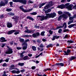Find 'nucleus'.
Wrapping results in <instances>:
<instances>
[{
  "instance_id": "nucleus-59",
  "label": "nucleus",
  "mask_w": 76,
  "mask_h": 76,
  "mask_svg": "<svg viewBox=\"0 0 76 76\" xmlns=\"http://www.w3.org/2000/svg\"><path fill=\"white\" fill-rule=\"evenodd\" d=\"M10 15H11V16H14L15 14H14V13H10Z\"/></svg>"
},
{
  "instance_id": "nucleus-52",
  "label": "nucleus",
  "mask_w": 76,
  "mask_h": 76,
  "mask_svg": "<svg viewBox=\"0 0 76 76\" xmlns=\"http://www.w3.org/2000/svg\"><path fill=\"white\" fill-rule=\"evenodd\" d=\"M25 42H29V39H27L25 40Z\"/></svg>"
},
{
  "instance_id": "nucleus-43",
  "label": "nucleus",
  "mask_w": 76,
  "mask_h": 76,
  "mask_svg": "<svg viewBox=\"0 0 76 76\" xmlns=\"http://www.w3.org/2000/svg\"><path fill=\"white\" fill-rule=\"evenodd\" d=\"M16 48L17 50H21V49H22V48L20 47H17Z\"/></svg>"
},
{
  "instance_id": "nucleus-5",
  "label": "nucleus",
  "mask_w": 76,
  "mask_h": 76,
  "mask_svg": "<svg viewBox=\"0 0 76 76\" xmlns=\"http://www.w3.org/2000/svg\"><path fill=\"white\" fill-rule=\"evenodd\" d=\"M53 5V2L51 1L49 3H48L47 5L46 6L44 7L45 9H48V8H50V6H52Z\"/></svg>"
},
{
  "instance_id": "nucleus-28",
  "label": "nucleus",
  "mask_w": 76,
  "mask_h": 76,
  "mask_svg": "<svg viewBox=\"0 0 76 76\" xmlns=\"http://www.w3.org/2000/svg\"><path fill=\"white\" fill-rule=\"evenodd\" d=\"M71 16V14H70V16H69V19L70 20H73V19H74V17L73 16L70 17Z\"/></svg>"
},
{
  "instance_id": "nucleus-44",
  "label": "nucleus",
  "mask_w": 76,
  "mask_h": 76,
  "mask_svg": "<svg viewBox=\"0 0 76 76\" xmlns=\"http://www.w3.org/2000/svg\"><path fill=\"white\" fill-rule=\"evenodd\" d=\"M12 9H7L6 10L7 12H10V11H12Z\"/></svg>"
},
{
  "instance_id": "nucleus-55",
  "label": "nucleus",
  "mask_w": 76,
  "mask_h": 76,
  "mask_svg": "<svg viewBox=\"0 0 76 76\" xmlns=\"http://www.w3.org/2000/svg\"><path fill=\"white\" fill-rule=\"evenodd\" d=\"M19 34V32H15L14 33L15 35H17V34Z\"/></svg>"
},
{
  "instance_id": "nucleus-36",
  "label": "nucleus",
  "mask_w": 76,
  "mask_h": 76,
  "mask_svg": "<svg viewBox=\"0 0 76 76\" xmlns=\"http://www.w3.org/2000/svg\"><path fill=\"white\" fill-rule=\"evenodd\" d=\"M31 15H36L37 13L36 12H34L32 13H30Z\"/></svg>"
},
{
  "instance_id": "nucleus-58",
  "label": "nucleus",
  "mask_w": 76,
  "mask_h": 76,
  "mask_svg": "<svg viewBox=\"0 0 76 76\" xmlns=\"http://www.w3.org/2000/svg\"><path fill=\"white\" fill-rule=\"evenodd\" d=\"M28 56H29V57H32V54H28Z\"/></svg>"
},
{
  "instance_id": "nucleus-64",
  "label": "nucleus",
  "mask_w": 76,
  "mask_h": 76,
  "mask_svg": "<svg viewBox=\"0 0 76 76\" xmlns=\"http://www.w3.org/2000/svg\"><path fill=\"white\" fill-rule=\"evenodd\" d=\"M2 76H7V75L6 74H3L2 75Z\"/></svg>"
},
{
  "instance_id": "nucleus-34",
  "label": "nucleus",
  "mask_w": 76,
  "mask_h": 76,
  "mask_svg": "<svg viewBox=\"0 0 76 76\" xmlns=\"http://www.w3.org/2000/svg\"><path fill=\"white\" fill-rule=\"evenodd\" d=\"M45 31L42 32L40 34L42 36H44V34H45Z\"/></svg>"
},
{
  "instance_id": "nucleus-57",
  "label": "nucleus",
  "mask_w": 76,
  "mask_h": 76,
  "mask_svg": "<svg viewBox=\"0 0 76 76\" xmlns=\"http://www.w3.org/2000/svg\"><path fill=\"white\" fill-rule=\"evenodd\" d=\"M68 34H66V36L64 37V38H68Z\"/></svg>"
},
{
  "instance_id": "nucleus-13",
  "label": "nucleus",
  "mask_w": 76,
  "mask_h": 76,
  "mask_svg": "<svg viewBox=\"0 0 76 76\" xmlns=\"http://www.w3.org/2000/svg\"><path fill=\"white\" fill-rule=\"evenodd\" d=\"M15 31H16V30H11L10 31H9L7 32V34H8V35H10V34H12L13 33V32H15Z\"/></svg>"
},
{
  "instance_id": "nucleus-48",
  "label": "nucleus",
  "mask_w": 76,
  "mask_h": 76,
  "mask_svg": "<svg viewBox=\"0 0 76 76\" xmlns=\"http://www.w3.org/2000/svg\"><path fill=\"white\" fill-rule=\"evenodd\" d=\"M9 58H7L5 60L6 62H9Z\"/></svg>"
},
{
  "instance_id": "nucleus-45",
  "label": "nucleus",
  "mask_w": 76,
  "mask_h": 76,
  "mask_svg": "<svg viewBox=\"0 0 76 76\" xmlns=\"http://www.w3.org/2000/svg\"><path fill=\"white\" fill-rule=\"evenodd\" d=\"M58 13L59 15H61V14H63V12H61V11H58Z\"/></svg>"
},
{
  "instance_id": "nucleus-29",
  "label": "nucleus",
  "mask_w": 76,
  "mask_h": 76,
  "mask_svg": "<svg viewBox=\"0 0 76 76\" xmlns=\"http://www.w3.org/2000/svg\"><path fill=\"white\" fill-rule=\"evenodd\" d=\"M27 48V45H23V50H26Z\"/></svg>"
},
{
  "instance_id": "nucleus-61",
  "label": "nucleus",
  "mask_w": 76,
  "mask_h": 76,
  "mask_svg": "<svg viewBox=\"0 0 76 76\" xmlns=\"http://www.w3.org/2000/svg\"><path fill=\"white\" fill-rule=\"evenodd\" d=\"M42 41L43 42H45L46 41V39H42Z\"/></svg>"
},
{
  "instance_id": "nucleus-47",
  "label": "nucleus",
  "mask_w": 76,
  "mask_h": 76,
  "mask_svg": "<svg viewBox=\"0 0 76 76\" xmlns=\"http://www.w3.org/2000/svg\"><path fill=\"white\" fill-rule=\"evenodd\" d=\"M5 46V44H2L1 45V47L3 48Z\"/></svg>"
},
{
  "instance_id": "nucleus-31",
  "label": "nucleus",
  "mask_w": 76,
  "mask_h": 76,
  "mask_svg": "<svg viewBox=\"0 0 76 76\" xmlns=\"http://www.w3.org/2000/svg\"><path fill=\"white\" fill-rule=\"evenodd\" d=\"M67 42H68V43H69V44H71L72 43H73L74 42L72 40H68L67 41Z\"/></svg>"
},
{
  "instance_id": "nucleus-22",
  "label": "nucleus",
  "mask_w": 76,
  "mask_h": 76,
  "mask_svg": "<svg viewBox=\"0 0 76 76\" xmlns=\"http://www.w3.org/2000/svg\"><path fill=\"white\" fill-rule=\"evenodd\" d=\"M24 63H18V66H21L22 67V66H24Z\"/></svg>"
},
{
  "instance_id": "nucleus-12",
  "label": "nucleus",
  "mask_w": 76,
  "mask_h": 76,
  "mask_svg": "<svg viewBox=\"0 0 76 76\" xmlns=\"http://www.w3.org/2000/svg\"><path fill=\"white\" fill-rule=\"evenodd\" d=\"M70 52V50L69 49H67V52L65 51L64 52V55L67 56L68 54H69V53Z\"/></svg>"
},
{
  "instance_id": "nucleus-11",
  "label": "nucleus",
  "mask_w": 76,
  "mask_h": 76,
  "mask_svg": "<svg viewBox=\"0 0 76 76\" xmlns=\"http://www.w3.org/2000/svg\"><path fill=\"white\" fill-rule=\"evenodd\" d=\"M40 35V34H39V33L37 32L36 33L33 34H32V36L34 38H37L38 36H39Z\"/></svg>"
},
{
  "instance_id": "nucleus-7",
  "label": "nucleus",
  "mask_w": 76,
  "mask_h": 76,
  "mask_svg": "<svg viewBox=\"0 0 76 76\" xmlns=\"http://www.w3.org/2000/svg\"><path fill=\"white\" fill-rule=\"evenodd\" d=\"M25 28L26 29V30L24 31V32L26 33H28V34H31V33H34V32L35 31V30H29L28 29L27 27H25Z\"/></svg>"
},
{
  "instance_id": "nucleus-53",
  "label": "nucleus",
  "mask_w": 76,
  "mask_h": 76,
  "mask_svg": "<svg viewBox=\"0 0 76 76\" xmlns=\"http://www.w3.org/2000/svg\"><path fill=\"white\" fill-rule=\"evenodd\" d=\"M16 71L15 70H12V73H16Z\"/></svg>"
},
{
  "instance_id": "nucleus-20",
  "label": "nucleus",
  "mask_w": 76,
  "mask_h": 76,
  "mask_svg": "<svg viewBox=\"0 0 76 76\" xmlns=\"http://www.w3.org/2000/svg\"><path fill=\"white\" fill-rule=\"evenodd\" d=\"M26 18L27 19H28L30 20H31L33 21L34 20V18L29 16L27 17Z\"/></svg>"
},
{
  "instance_id": "nucleus-6",
  "label": "nucleus",
  "mask_w": 76,
  "mask_h": 76,
  "mask_svg": "<svg viewBox=\"0 0 76 76\" xmlns=\"http://www.w3.org/2000/svg\"><path fill=\"white\" fill-rule=\"evenodd\" d=\"M37 18H39V19L41 21H42L44 20H47L48 19V17L47 16L38 15L37 16Z\"/></svg>"
},
{
  "instance_id": "nucleus-62",
  "label": "nucleus",
  "mask_w": 76,
  "mask_h": 76,
  "mask_svg": "<svg viewBox=\"0 0 76 76\" xmlns=\"http://www.w3.org/2000/svg\"><path fill=\"white\" fill-rule=\"evenodd\" d=\"M32 69H33V70H34L35 69V66H32L31 67Z\"/></svg>"
},
{
  "instance_id": "nucleus-1",
  "label": "nucleus",
  "mask_w": 76,
  "mask_h": 76,
  "mask_svg": "<svg viewBox=\"0 0 76 76\" xmlns=\"http://www.w3.org/2000/svg\"><path fill=\"white\" fill-rule=\"evenodd\" d=\"M69 4H70L68 3L65 4V5L62 4L58 6L57 7L58 8H60L61 9L66 8V9H67L68 10H72V6H73V5L71 4L69 5Z\"/></svg>"
},
{
  "instance_id": "nucleus-41",
  "label": "nucleus",
  "mask_w": 76,
  "mask_h": 76,
  "mask_svg": "<svg viewBox=\"0 0 76 76\" xmlns=\"http://www.w3.org/2000/svg\"><path fill=\"white\" fill-rule=\"evenodd\" d=\"M7 64L6 63H4L2 65V66L4 67V66H7Z\"/></svg>"
},
{
  "instance_id": "nucleus-40",
  "label": "nucleus",
  "mask_w": 76,
  "mask_h": 76,
  "mask_svg": "<svg viewBox=\"0 0 76 76\" xmlns=\"http://www.w3.org/2000/svg\"><path fill=\"white\" fill-rule=\"evenodd\" d=\"M11 69H14V68L15 67V65H12L11 66Z\"/></svg>"
},
{
  "instance_id": "nucleus-56",
  "label": "nucleus",
  "mask_w": 76,
  "mask_h": 76,
  "mask_svg": "<svg viewBox=\"0 0 76 76\" xmlns=\"http://www.w3.org/2000/svg\"><path fill=\"white\" fill-rule=\"evenodd\" d=\"M56 39V38L54 36L53 37V38H52V41H54V40H55V39Z\"/></svg>"
},
{
  "instance_id": "nucleus-63",
  "label": "nucleus",
  "mask_w": 76,
  "mask_h": 76,
  "mask_svg": "<svg viewBox=\"0 0 76 76\" xmlns=\"http://www.w3.org/2000/svg\"><path fill=\"white\" fill-rule=\"evenodd\" d=\"M4 1H5V3L6 4H7V3H8V1L6 0H5Z\"/></svg>"
},
{
  "instance_id": "nucleus-37",
  "label": "nucleus",
  "mask_w": 76,
  "mask_h": 76,
  "mask_svg": "<svg viewBox=\"0 0 76 76\" xmlns=\"http://www.w3.org/2000/svg\"><path fill=\"white\" fill-rule=\"evenodd\" d=\"M18 17L15 16L14 17H12V19H18Z\"/></svg>"
},
{
  "instance_id": "nucleus-38",
  "label": "nucleus",
  "mask_w": 76,
  "mask_h": 76,
  "mask_svg": "<svg viewBox=\"0 0 76 76\" xmlns=\"http://www.w3.org/2000/svg\"><path fill=\"white\" fill-rule=\"evenodd\" d=\"M28 3H34V1L30 0H28Z\"/></svg>"
},
{
  "instance_id": "nucleus-51",
  "label": "nucleus",
  "mask_w": 76,
  "mask_h": 76,
  "mask_svg": "<svg viewBox=\"0 0 76 76\" xmlns=\"http://www.w3.org/2000/svg\"><path fill=\"white\" fill-rule=\"evenodd\" d=\"M61 31H62V29L61 28L58 30V32L60 33H61Z\"/></svg>"
},
{
  "instance_id": "nucleus-16",
  "label": "nucleus",
  "mask_w": 76,
  "mask_h": 76,
  "mask_svg": "<svg viewBox=\"0 0 76 76\" xmlns=\"http://www.w3.org/2000/svg\"><path fill=\"white\" fill-rule=\"evenodd\" d=\"M0 39L2 40L1 41V42H6V41H7V40L5 39V38L3 37L1 38Z\"/></svg>"
},
{
  "instance_id": "nucleus-35",
  "label": "nucleus",
  "mask_w": 76,
  "mask_h": 76,
  "mask_svg": "<svg viewBox=\"0 0 76 76\" xmlns=\"http://www.w3.org/2000/svg\"><path fill=\"white\" fill-rule=\"evenodd\" d=\"M39 47L40 48H44V46L43 45V44H42L39 46Z\"/></svg>"
},
{
  "instance_id": "nucleus-54",
  "label": "nucleus",
  "mask_w": 76,
  "mask_h": 76,
  "mask_svg": "<svg viewBox=\"0 0 76 76\" xmlns=\"http://www.w3.org/2000/svg\"><path fill=\"white\" fill-rule=\"evenodd\" d=\"M34 27L35 28H39V26H37V25H36Z\"/></svg>"
},
{
  "instance_id": "nucleus-21",
  "label": "nucleus",
  "mask_w": 76,
  "mask_h": 76,
  "mask_svg": "<svg viewBox=\"0 0 76 76\" xmlns=\"http://www.w3.org/2000/svg\"><path fill=\"white\" fill-rule=\"evenodd\" d=\"M6 5V4L4 3L3 2V1H1L0 3V5L1 6H1H5Z\"/></svg>"
},
{
  "instance_id": "nucleus-25",
  "label": "nucleus",
  "mask_w": 76,
  "mask_h": 76,
  "mask_svg": "<svg viewBox=\"0 0 76 76\" xmlns=\"http://www.w3.org/2000/svg\"><path fill=\"white\" fill-rule=\"evenodd\" d=\"M75 58H76V56H72L69 60L70 61H71L72 60H74V59H75Z\"/></svg>"
},
{
  "instance_id": "nucleus-39",
  "label": "nucleus",
  "mask_w": 76,
  "mask_h": 76,
  "mask_svg": "<svg viewBox=\"0 0 76 76\" xmlns=\"http://www.w3.org/2000/svg\"><path fill=\"white\" fill-rule=\"evenodd\" d=\"M37 43H41V40H39V39L37 40Z\"/></svg>"
},
{
  "instance_id": "nucleus-27",
  "label": "nucleus",
  "mask_w": 76,
  "mask_h": 76,
  "mask_svg": "<svg viewBox=\"0 0 76 76\" xmlns=\"http://www.w3.org/2000/svg\"><path fill=\"white\" fill-rule=\"evenodd\" d=\"M53 47V44H50L49 45H48L46 47L47 48H49L50 47Z\"/></svg>"
},
{
  "instance_id": "nucleus-17",
  "label": "nucleus",
  "mask_w": 76,
  "mask_h": 76,
  "mask_svg": "<svg viewBox=\"0 0 76 76\" xmlns=\"http://www.w3.org/2000/svg\"><path fill=\"white\" fill-rule=\"evenodd\" d=\"M56 65L59 66H64V64L63 63H56Z\"/></svg>"
},
{
  "instance_id": "nucleus-10",
  "label": "nucleus",
  "mask_w": 76,
  "mask_h": 76,
  "mask_svg": "<svg viewBox=\"0 0 76 76\" xmlns=\"http://www.w3.org/2000/svg\"><path fill=\"white\" fill-rule=\"evenodd\" d=\"M64 28V29H65L67 28V24L66 22L64 23L62 26H58L57 27V29H60V28Z\"/></svg>"
},
{
  "instance_id": "nucleus-18",
  "label": "nucleus",
  "mask_w": 76,
  "mask_h": 76,
  "mask_svg": "<svg viewBox=\"0 0 76 76\" xmlns=\"http://www.w3.org/2000/svg\"><path fill=\"white\" fill-rule=\"evenodd\" d=\"M51 11V9H49L45 11V13L46 14L48 13H50Z\"/></svg>"
},
{
  "instance_id": "nucleus-26",
  "label": "nucleus",
  "mask_w": 76,
  "mask_h": 76,
  "mask_svg": "<svg viewBox=\"0 0 76 76\" xmlns=\"http://www.w3.org/2000/svg\"><path fill=\"white\" fill-rule=\"evenodd\" d=\"M19 40L20 41L22 42H24L25 40L23 39H21L20 37L19 38Z\"/></svg>"
},
{
  "instance_id": "nucleus-33",
  "label": "nucleus",
  "mask_w": 76,
  "mask_h": 76,
  "mask_svg": "<svg viewBox=\"0 0 76 76\" xmlns=\"http://www.w3.org/2000/svg\"><path fill=\"white\" fill-rule=\"evenodd\" d=\"M73 20H72V21H69L68 23V25H70L72 23H73Z\"/></svg>"
},
{
  "instance_id": "nucleus-23",
  "label": "nucleus",
  "mask_w": 76,
  "mask_h": 76,
  "mask_svg": "<svg viewBox=\"0 0 76 76\" xmlns=\"http://www.w3.org/2000/svg\"><path fill=\"white\" fill-rule=\"evenodd\" d=\"M31 48L33 51H36L37 50V48L35 46H32L31 47Z\"/></svg>"
},
{
  "instance_id": "nucleus-15",
  "label": "nucleus",
  "mask_w": 76,
  "mask_h": 76,
  "mask_svg": "<svg viewBox=\"0 0 76 76\" xmlns=\"http://www.w3.org/2000/svg\"><path fill=\"white\" fill-rule=\"evenodd\" d=\"M23 59V60H29L30 58L28 56H25L24 57Z\"/></svg>"
},
{
  "instance_id": "nucleus-8",
  "label": "nucleus",
  "mask_w": 76,
  "mask_h": 76,
  "mask_svg": "<svg viewBox=\"0 0 76 76\" xmlns=\"http://www.w3.org/2000/svg\"><path fill=\"white\" fill-rule=\"evenodd\" d=\"M19 8L20 9H21L23 12H24V13H26L27 12H30L32 10V9H30L29 10H25L23 8V6H20L19 7Z\"/></svg>"
},
{
  "instance_id": "nucleus-2",
  "label": "nucleus",
  "mask_w": 76,
  "mask_h": 76,
  "mask_svg": "<svg viewBox=\"0 0 76 76\" xmlns=\"http://www.w3.org/2000/svg\"><path fill=\"white\" fill-rule=\"evenodd\" d=\"M68 16L69 17L70 16V13H69V12H64V14L60 15L59 17L58 20H61V19L62 18H63L64 19H66L68 18Z\"/></svg>"
},
{
  "instance_id": "nucleus-24",
  "label": "nucleus",
  "mask_w": 76,
  "mask_h": 76,
  "mask_svg": "<svg viewBox=\"0 0 76 76\" xmlns=\"http://www.w3.org/2000/svg\"><path fill=\"white\" fill-rule=\"evenodd\" d=\"M45 3H43L40 4L39 5V8H41V7H42L44 5H45Z\"/></svg>"
},
{
  "instance_id": "nucleus-19",
  "label": "nucleus",
  "mask_w": 76,
  "mask_h": 76,
  "mask_svg": "<svg viewBox=\"0 0 76 76\" xmlns=\"http://www.w3.org/2000/svg\"><path fill=\"white\" fill-rule=\"evenodd\" d=\"M75 25H76V24H71L69 25L68 27V28H72V27H73V26H75Z\"/></svg>"
},
{
  "instance_id": "nucleus-3",
  "label": "nucleus",
  "mask_w": 76,
  "mask_h": 76,
  "mask_svg": "<svg viewBox=\"0 0 76 76\" xmlns=\"http://www.w3.org/2000/svg\"><path fill=\"white\" fill-rule=\"evenodd\" d=\"M46 16H47L48 17V18H54L56 16V14L55 13H51L50 14H47L46 15Z\"/></svg>"
},
{
  "instance_id": "nucleus-4",
  "label": "nucleus",
  "mask_w": 76,
  "mask_h": 76,
  "mask_svg": "<svg viewBox=\"0 0 76 76\" xmlns=\"http://www.w3.org/2000/svg\"><path fill=\"white\" fill-rule=\"evenodd\" d=\"M13 2H19L21 3H23L24 4H26V0H12Z\"/></svg>"
},
{
  "instance_id": "nucleus-30",
  "label": "nucleus",
  "mask_w": 76,
  "mask_h": 76,
  "mask_svg": "<svg viewBox=\"0 0 76 76\" xmlns=\"http://www.w3.org/2000/svg\"><path fill=\"white\" fill-rule=\"evenodd\" d=\"M27 43H26V42L25 41L24 42L22 43V44L21 45L23 46V45H27Z\"/></svg>"
},
{
  "instance_id": "nucleus-32",
  "label": "nucleus",
  "mask_w": 76,
  "mask_h": 76,
  "mask_svg": "<svg viewBox=\"0 0 76 76\" xmlns=\"http://www.w3.org/2000/svg\"><path fill=\"white\" fill-rule=\"evenodd\" d=\"M24 37H32V35H25L23 36Z\"/></svg>"
},
{
  "instance_id": "nucleus-60",
  "label": "nucleus",
  "mask_w": 76,
  "mask_h": 76,
  "mask_svg": "<svg viewBox=\"0 0 76 76\" xmlns=\"http://www.w3.org/2000/svg\"><path fill=\"white\" fill-rule=\"evenodd\" d=\"M20 73V71H16V73H17V74H19Z\"/></svg>"
},
{
  "instance_id": "nucleus-46",
  "label": "nucleus",
  "mask_w": 76,
  "mask_h": 76,
  "mask_svg": "<svg viewBox=\"0 0 76 76\" xmlns=\"http://www.w3.org/2000/svg\"><path fill=\"white\" fill-rule=\"evenodd\" d=\"M20 57H23V54L22 53H20Z\"/></svg>"
},
{
  "instance_id": "nucleus-9",
  "label": "nucleus",
  "mask_w": 76,
  "mask_h": 76,
  "mask_svg": "<svg viewBox=\"0 0 76 76\" xmlns=\"http://www.w3.org/2000/svg\"><path fill=\"white\" fill-rule=\"evenodd\" d=\"M7 48L8 49H7L8 51L6 52L5 54H12V53H13V50L12 49L10 48L9 46H7Z\"/></svg>"
},
{
  "instance_id": "nucleus-14",
  "label": "nucleus",
  "mask_w": 76,
  "mask_h": 76,
  "mask_svg": "<svg viewBox=\"0 0 76 76\" xmlns=\"http://www.w3.org/2000/svg\"><path fill=\"white\" fill-rule=\"evenodd\" d=\"M7 25V27L8 28H12V24L11 23H8Z\"/></svg>"
},
{
  "instance_id": "nucleus-49",
  "label": "nucleus",
  "mask_w": 76,
  "mask_h": 76,
  "mask_svg": "<svg viewBox=\"0 0 76 76\" xmlns=\"http://www.w3.org/2000/svg\"><path fill=\"white\" fill-rule=\"evenodd\" d=\"M69 29H64L63 31L64 32H67V31H68Z\"/></svg>"
},
{
  "instance_id": "nucleus-42",
  "label": "nucleus",
  "mask_w": 76,
  "mask_h": 76,
  "mask_svg": "<svg viewBox=\"0 0 76 76\" xmlns=\"http://www.w3.org/2000/svg\"><path fill=\"white\" fill-rule=\"evenodd\" d=\"M54 37H55V38L56 39H58V38H59L60 37V36H56V35H55V36H54Z\"/></svg>"
},
{
  "instance_id": "nucleus-50",
  "label": "nucleus",
  "mask_w": 76,
  "mask_h": 76,
  "mask_svg": "<svg viewBox=\"0 0 76 76\" xmlns=\"http://www.w3.org/2000/svg\"><path fill=\"white\" fill-rule=\"evenodd\" d=\"M49 33L50 34H53V31L51 30H50L49 31Z\"/></svg>"
}]
</instances>
